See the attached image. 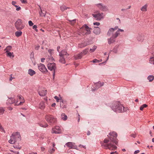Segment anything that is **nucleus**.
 <instances>
[{
	"mask_svg": "<svg viewBox=\"0 0 154 154\" xmlns=\"http://www.w3.org/2000/svg\"><path fill=\"white\" fill-rule=\"evenodd\" d=\"M110 136L109 139L106 138L104 139V142L102 144V146L106 149H108L110 150H114L117 148V147L114 145L112 143H115L118 145V142L116 137L117 136V134L116 132L110 133L109 134Z\"/></svg>",
	"mask_w": 154,
	"mask_h": 154,
	"instance_id": "1",
	"label": "nucleus"
},
{
	"mask_svg": "<svg viewBox=\"0 0 154 154\" xmlns=\"http://www.w3.org/2000/svg\"><path fill=\"white\" fill-rule=\"evenodd\" d=\"M55 105H56V103H53V104H52L51 106L52 107H55Z\"/></svg>",
	"mask_w": 154,
	"mask_h": 154,
	"instance_id": "60",
	"label": "nucleus"
},
{
	"mask_svg": "<svg viewBox=\"0 0 154 154\" xmlns=\"http://www.w3.org/2000/svg\"><path fill=\"white\" fill-rule=\"evenodd\" d=\"M70 22V23L72 25H73L75 22L76 20L74 19L72 20H69Z\"/></svg>",
	"mask_w": 154,
	"mask_h": 154,
	"instance_id": "41",
	"label": "nucleus"
},
{
	"mask_svg": "<svg viewBox=\"0 0 154 154\" xmlns=\"http://www.w3.org/2000/svg\"><path fill=\"white\" fill-rule=\"evenodd\" d=\"M124 31L123 29H119L114 34H112V36L115 38L120 34V32H123Z\"/></svg>",
	"mask_w": 154,
	"mask_h": 154,
	"instance_id": "15",
	"label": "nucleus"
},
{
	"mask_svg": "<svg viewBox=\"0 0 154 154\" xmlns=\"http://www.w3.org/2000/svg\"><path fill=\"white\" fill-rule=\"evenodd\" d=\"M8 103L10 104H13L15 102V100L13 98H9L8 100Z\"/></svg>",
	"mask_w": 154,
	"mask_h": 154,
	"instance_id": "25",
	"label": "nucleus"
},
{
	"mask_svg": "<svg viewBox=\"0 0 154 154\" xmlns=\"http://www.w3.org/2000/svg\"><path fill=\"white\" fill-rule=\"evenodd\" d=\"M55 151L54 149H50V150L49 151V152L51 153H53Z\"/></svg>",
	"mask_w": 154,
	"mask_h": 154,
	"instance_id": "50",
	"label": "nucleus"
},
{
	"mask_svg": "<svg viewBox=\"0 0 154 154\" xmlns=\"http://www.w3.org/2000/svg\"><path fill=\"white\" fill-rule=\"evenodd\" d=\"M3 130V129L2 126L0 125V131H2Z\"/></svg>",
	"mask_w": 154,
	"mask_h": 154,
	"instance_id": "58",
	"label": "nucleus"
},
{
	"mask_svg": "<svg viewBox=\"0 0 154 154\" xmlns=\"http://www.w3.org/2000/svg\"><path fill=\"white\" fill-rule=\"evenodd\" d=\"M131 137H133L134 138H135L136 137V135L133 134H132L131 135Z\"/></svg>",
	"mask_w": 154,
	"mask_h": 154,
	"instance_id": "62",
	"label": "nucleus"
},
{
	"mask_svg": "<svg viewBox=\"0 0 154 154\" xmlns=\"http://www.w3.org/2000/svg\"><path fill=\"white\" fill-rule=\"evenodd\" d=\"M94 25L96 26H99L100 25V23L99 22H95L94 23H93Z\"/></svg>",
	"mask_w": 154,
	"mask_h": 154,
	"instance_id": "52",
	"label": "nucleus"
},
{
	"mask_svg": "<svg viewBox=\"0 0 154 154\" xmlns=\"http://www.w3.org/2000/svg\"><path fill=\"white\" fill-rule=\"evenodd\" d=\"M149 63L151 64H154V57L150 58Z\"/></svg>",
	"mask_w": 154,
	"mask_h": 154,
	"instance_id": "36",
	"label": "nucleus"
},
{
	"mask_svg": "<svg viewBox=\"0 0 154 154\" xmlns=\"http://www.w3.org/2000/svg\"><path fill=\"white\" fill-rule=\"evenodd\" d=\"M61 53H62V56L67 57V56L69 55L65 50H62L61 52H60L59 54H61Z\"/></svg>",
	"mask_w": 154,
	"mask_h": 154,
	"instance_id": "27",
	"label": "nucleus"
},
{
	"mask_svg": "<svg viewBox=\"0 0 154 154\" xmlns=\"http://www.w3.org/2000/svg\"><path fill=\"white\" fill-rule=\"evenodd\" d=\"M103 84H104V83H102L101 84V85L100 84V83H99L98 82L97 84V85H98V87L97 88H98L101 86H102L103 85Z\"/></svg>",
	"mask_w": 154,
	"mask_h": 154,
	"instance_id": "47",
	"label": "nucleus"
},
{
	"mask_svg": "<svg viewBox=\"0 0 154 154\" xmlns=\"http://www.w3.org/2000/svg\"><path fill=\"white\" fill-rule=\"evenodd\" d=\"M15 7L16 8V10L17 11H20L21 9V8L20 7H19L17 5H15Z\"/></svg>",
	"mask_w": 154,
	"mask_h": 154,
	"instance_id": "43",
	"label": "nucleus"
},
{
	"mask_svg": "<svg viewBox=\"0 0 154 154\" xmlns=\"http://www.w3.org/2000/svg\"><path fill=\"white\" fill-rule=\"evenodd\" d=\"M75 58L76 59H79L82 58V55L81 53L75 54L74 56Z\"/></svg>",
	"mask_w": 154,
	"mask_h": 154,
	"instance_id": "24",
	"label": "nucleus"
},
{
	"mask_svg": "<svg viewBox=\"0 0 154 154\" xmlns=\"http://www.w3.org/2000/svg\"><path fill=\"white\" fill-rule=\"evenodd\" d=\"M22 32L19 31H17L15 32V35L17 37H19L22 34Z\"/></svg>",
	"mask_w": 154,
	"mask_h": 154,
	"instance_id": "30",
	"label": "nucleus"
},
{
	"mask_svg": "<svg viewBox=\"0 0 154 154\" xmlns=\"http://www.w3.org/2000/svg\"><path fill=\"white\" fill-rule=\"evenodd\" d=\"M144 36L142 34H139L137 37V39L139 41L143 42L144 40Z\"/></svg>",
	"mask_w": 154,
	"mask_h": 154,
	"instance_id": "17",
	"label": "nucleus"
},
{
	"mask_svg": "<svg viewBox=\"0 0 154 154\" xmlns=\"http://www.w3.org/2000/svg\"><path fill=\"white\" fill-rule=\"evenodd\" d=\"M48 59H49V60H51V61H53L54 60V59L52 57H50L49 56V57L48 58Z\"/></svg>",
	"mask_w": 154,
	"mask_h": 154,
	"instance_id": "55",
	"label": "nucleus"
},
{
	"mask_svg": "<svg viewBox=\"0 0 154 154\" xmlns=\"http://www.w3.org/2000/svg\"><path fill=\"white\" fill-rule=\"evenodd\" d=\"M123 106L119 102H116L113 103L111 108L114 111L118 112H121L122 111Z\"/></svg>",
	"mask_w": 154,
	"mask_h": 154,
	"instance_id": "2",
	"label": "nucleus"
},
{
	"mask_svg": "<svg viewBox=\"0 0 154 154\" xmlns=\"http://www.w3.org/2000/svg\"><path fill=\"white\" fill-rule=\"evenodd\" d=\"M60 46H59L57 47V51L58 52H59V49H60Z\"/></svg>",
	"mask_w": 154,
	"mask_h": 154,
	"instance_id": "61",
	"label": "nucleus"
},
{
	"mask_svg": "<svg viewBox=\"0 0 154 154\" xmlns=\"http://www.w3.org/2000/svg\"><path fill=\"white\" fill-rule=\"evenodd\" d=\"M37 26H36L35 25H34V26H33V29H34L35 31L36 32H38V30L37 29Z\"/></svg>",
	"mask_w": 154,
	"mask_h": 154,
	"instance_id": "46",
	"label": "nucleus"
},
{
	"mask_svg": "<svg viewBox=\"0 0 154 154\" xmlns=\"http://www.w3.org/2000/svg\"><path fill=\"white\" fill-rule=\"evenodd\" d=\"M97 6L102 11H104L107 10V7L105 5H102V4H98L97 5Z\"/></svg>",
	"mask_w": 154,
	"mask_h": 154,
	"instance_id": "14",
	"label": "nucleus"
},
{
	"mask_svg": "<svg viewBox=\"0 0 154 154\" xmlns=\"http://www.w3.org/2000/svg\"><path fill=\"white\" fill-rule=\"evenodd\" d=\"M7 53V56H9L10 57H11L12 56L13 57H14V56L13 55V52H6Z\"/></svg>",
	"mask_w": 154,
	"mask_h": 154,
	"instance_id": "37",
	"label": "nucleus"
},
{
	"mask_svg": "<svg viewBox=\"0 0 154 154\" xmlns=\"http://www.w3.org/2000/svg\"><path fill=\"white\" fill-rule=\"evenodd\" d=\"M97 47L96 46H94L92 48H91L90 50V51L91 52H93L95 50V49L97 48Z\"/></svg>",
	"mask_w": 154,
	"mask_h": 154,
	"instance_id": "38",
	"label": "nucleus"
},
{
	"mask_svg": "<svg viewBox=\"0 0 154 154\" xmlns=\"http://www.w3.org/2000/svg\"><path fill=\"white\" fill-rule=\"evenodd\" d=\"M93 32L96 35L99 34L100 32V29L98 27L95 28Z\"/></svg>",
	"mask_w": 154,
	"mask_h": 154,
	"instance_id": "18",
	"label": "nucleus"
},
{
	"mask_svg": "<svg viewBox=\"0 0 154 154\" xmlns=\"http://www.w3.org/2000/svg\"><path fill=\"white\" fill-rule=\"evenodd\" d=\"M65 145L69 149H74L77 150H78L77 149V146L75 145V143H74L69 142L66 144Z\"/></svg>",
	"mask_w": 154,
	"mask_h": 154,
	"instance_id": "8",
	"label": "nucleus"
},
{
	"mask_svg": "<svg viewBox=\"0 0 154 154\" xmlns=\"http://www.w3.org/2000/svg\"><path fill=\"white\" fill-rule=\"evenodd\" d=\"M61 118L64 120H66L67 119V117L65 114L63 113L61 115Z\"/></svg>",
	"mask_w": 154,
	"mask_h": 154,
	"instance_id": "29",
	"label": "nucleus"
},
{
	"mask_svg": "<svg viewBox=\"0 0 154 154\" xmlns=\"http://www.w3.org/2000/svg\"><path fill=\"white\" fill-rule=\"evenodd\" d=\"M39 14L40 16H45V14H44L42 13V11L41 9V12H39Z\"/></svg>",
	"mask_w": 154,
	"mask_h": 154,
	"instance_id": "45",
	"label": "nucleus"
},
{
	"mask_svg": "<svg viewBox=\"0 0 154 154\" xmlns=\"http://www.w3.org/2000/svg\"><path fill=\"white\" fill-rule=\"evenodd\" d=\"M48 69L51 71H55L56 69V65L55 63H49L48 64Z\"/></svg>",
	"mask_w": 154,
	"mask_h": 154,
	"instance_id": "7",
	"label": "nucleus"
},
{
	"mask_svg": "<svg viewBox=\"0 0 154 154\" xmlns=\"http://www.w3.org/2000/svg\"><path fill=\"white\" fill-rule=\"evenodd\" d=\"M147 5L146 4L141 7L140 10L142 11H147Z\"/></svg>",
	"mask_w": 154,
	"mask_h": 154,
	"instance_id": "26",
	"label": "nucleus"
},
{
	"mask_svg": "<svg viewBox=\"0 0 154 154\" xmlns=\"http://www.w3.org/2000/svg\"><path fill=\"white\" fill-rule=\"evenodd\" d=\"M12 49V47L10 46H7L6 48L4 49V51H6V52H8L10 51Z\"/></svg>",
	"mask_w": 154,
	"mask_h": 154,
	"instance_id": "31",
	"label": "nucleus"
},
{
	"mask_svg": "<svg viewBox=\"0 0 154 154\" xmlns=\"http://www.w3.org/2000/svg\"><path fill=\"white\" fill-rule=\"evenodd\" d=\"M12 74L10 75L11 77L9 79V81H11L14 78L12 77Z\"/></svg>",
	"mask_w": 154,
	"mask_h": 154,
	"instance_id": "56",
	"label": "nucleus"
},
{
	"mask_svg": "<svg viewBox=\"0 0 154 154\" xmlns=\"http://www.w3.org/2000/svg\"><path fill=\"white\" fill-rule=\"evenodd\" d=\"M147 79L149 82H152L154 79V77L153 75H150L148 77Z\"/></svg>",
	"mask_w": 154,
	"mask_h": 154,
	"instance_id": "32",
	"label": "nucleus"
},
{
	"mask_svg": "<svg viewBox=\"0 0 154 154\" xmlns=\"http://www.w3.org/2000/svg\"><path fill=\"white\" fill-rule=\"evenodd\" d=\"M90 134H91V132L90 131H88V132L87 133V134L88 135H90Z\"/></svg>",
	"mask_w": 154,
	"mask_h": 154,
	"instance_id": "64",
	"label": "nucleus"
},
{
	"mask_svg": "<svg viewBox=\"0 0 154 154\" xmlns=\"http://www.w3.org/2000/svg\"><path fill=\"white\" fill-rule=\"evenodd\" d=\"M100 62L101 61H100V60H98L97 59H94L92 61V62L94 63H98Z\"/></svg>",
	"mask_w": 154,
	"mask_h": 154,
	"instance_id": "40",
	"label": "nucleus"
},
{
	"mask_svg": "<svg viewBox=\"0 0 154 154\" xmlns=\"http://www.w3.org/2000/svg\"><path fill=\"white\" fill-rule=\"evenodd\" d=\"M87 44H85V43H82L81 44H79L78 45V47L80 48H82L86 46L87 45Z\"/></svg>",
	"mask_w": 154,
	"mask_h": 154,
	"instance_id": "33",
	"label": "nucleus"
},
{
	"mask_svg": "<svg viewBox=\"0 0 154 154\" xmlns=\"http://www.w3.org/2000/svg\"><path fill=\"white\" fill-rule=\"evenodd\" d=\"M22 3H26L27 2L26 0H20Z\"/></svg>",
	"mask_w": 154,
	"mask_h": 154,
	"instance_id": "51",
	"label": "nucleus"
},
{
	"mask_svg": "<svg viewBox=\"0 0 154 154\" xmlns=\"http://www.w3.org/2000/svg\"><path fill=\"white\" fill-rule=\"evenodd\" d=\"M54 98L56 100V101L57 102H59V101H60V103H61V102L63 103V100L61 97H60V98H59V97L57 96H55Z\"/></svg>",
	"mask_w": 154,
	"mask_h": 154,
	"instance_id": "28",
	"label": "nucleus"
},
{
	"mask_svg": "<svg viewBox=\"0 0 154 154\" xmlns=\"http://www.w3.org/2000/svg\"><path fill=\"white\" fill-rule=\"evenodd\" d=\"M139 152H140V151L139 150H136L134 152V154H136L139 153Z\"/></svg>",
	"mask_w": 154,
	"mask_h": 154,
	"instance_id": "57",
	"label": "nucleus"
},
{
	"mask_svg": "<svg viewBox=\"0 0 154 154\" xmlns=\"http://www.w3.org/2000/svg\"><path fill=\"white\" fill-rule=\"evenodd\" d=\"M45 119L50 125L53 124L56 122L57 121L56 118L52 115L50 114L46 115L45 116Z\"/></svg>",
	"mask_w": 154,
	"mask_h": 154,
	"instance_id": "4",
	"label": "nucleus"
},
{
	"mask_svg": "<svg viewBox=\"0 0 154 154\" xmlns=\"http://www.w3.org/2000/svg\"><path fill=\"white\" fill-rule=\"evenodd\" d=\"M60 10L62 11H63L67 9V8H68L66 7L65 5H62L60 7Z\"/></svg>",
	"mask_w": 154,
	"mask_h": 154,
	"instance_id": "34",
	"label": "nucleus"
},
{
	"mask_svg": "<svg viewBox=\"0 0 154 154\" xmlns=\"http://www.w3.org/2000/svg\"><path fill=\"white\" fill-rule=\"evenodd\" d=\"M38 69L42 72H47V70L43 64L39 63L38 64Z\"/></svg>",
	"mask_w": 154,
	"mask_h": 154,
	"instance_id": "9",
	"label": "nucleus"
},
{
	"mask_svg": "<svg viewBox=\"0 0 154 154\" xmlns=\"http://www.w3.org/2000/svg\"><path fill=\"white\" fill-rule=\"evenodd\" d=\"M20 137L19 133L18 132H14L11 137L10 139L9 140V142L12 144H14L18 140L20 139Z\"/></svg>",
	"mask_w": 154,
	"mask_h": 154,
	"instance_id": "3",
	"label": "nucleus"
},
{
	"mask_svg": "<svg viewBox=\"0 0 154 154\" xmlns=\"http://www.w3.org/2000/svg\"><path fill=\"white\" fill-rule=\"evenodd\" d=\"M39 95L41 96H43L47 94V90L45 89L39 91L38 92Z\"/></svg>",
	"mask_w": 154,
	"mask_h": 154,
	"instance_id": "19",
	"label": "nucleus"
},
{
	"mask_svg": "<svg viewBox=\"0 0 154 154\" xmlns=\"http://www.w3.org/2000/svg\"><path fill=\"white\" fill-rule=\"evenodd\" d=\"M115 41V38L112 36L111 37L108 39V43L109 44L114 43Z\"/></svg>",
	"mask_w": 154,
	"mask_h": 154,
	"instance_id": "23",
	"label": "nucleus"
},
{
	"mask_svg": "<svg viewBox=\"0 0 154 154\" xmlns=\"http://www.w3.org/2000/svg\"><path fill=\"white\" fill-rule=\"evenodd\" d=\"M38 107L40 109L43 110L45 107V105L43 101L41 102L39 104Z\"/></svg>",
	"mask_w": 154,
	"mask_h": 154,
	"instance_id": "21",
	"label": "nucleus"
},
{
	"mask_svg": "<svg viewBox=\"0 0 154 154\" xmlns=\"http://www.w3.org/2000/svg\"><path fill=\"white\" fill-rule=\"evenodd\" d=\"M39 126L43 128H46L48 126V125L46 122L42 121L38 123Z\"/></svg>",
	"mask_w": 154,
	"mask_h": 154,
	"instance_id": "20",
	"label": "nucleus"
},
{
	"mask_svg": "<svg viewBox=\"0 0 154 154\" xmlns=\"http://www.w3.org/2000/svg\"><path fill=\"white\" fill-rule=\"evenodd\" d=\"M29 24L30 26H32L34 24L32 23L31 21L29 20Z\"/></svg>",
	"mask_w": 154,
	"mask_h": 154,
	"instance_id": "48",
	"label": "nucleus"
},
{
	"mask_svg": "<svg viewBox=\"0 0 154 154\" xmlns=\"http://www.w3.org/2000/svg\"><path fill=\"white\" fill-rule=\"evenodd\" d=\"M61 131L60 128L58 126H56L53 128L51 131L52 133L60 134L61 133Z\"/></svg>",
	"mask_w": 154,
	"mask_h": 154,
	"instance_id": "10",
	"label": "nucleus"
},
{
	"mask_svg": "<svg viewBox=\"0 0 154 154\" xmlns=\"http://www.w3.org/2000/svg\"><path fill=\"white\" fill-rule=\"evenodd\" d=\"M88 49H86L84 50L81 53H82V55H85L88 53Z\"/></svg>",
	"mask_w": 154,
	"mask_h": 154,
	"instance_id": "35",
	"label": "nucleus"
},
{
	"mask_svg": "<svg viewBox=\"0 0 154 154\" xmlns=\"http://www.w3.org/2000/svg\"><path fill=\"white\" fill-rule=\"evenodd\" d=\"M53 50L52 49H49L48 50V52L50 53L51 56L53 53Z\"/></svg>",
	"mask_w": 154,
	"mask_h": 154,
	"instance_id": "44",
	"label": "nucleus"
},
{
	"mask_svg": "<svg viewBox=\"0 0 154 154\" xmlns=\"http://www.w3.org/2000/svg\"><path fill=\"white\" fill-rule=\"evenodd\" d=\"M17 97L18 98V99H19V101H20V103H18V101H17L14 103V105H21L23 104V103H24L25 102V100L23 99V98L22 97V96L21 95H18L17 96Z\"/></svg>",
	"mask_w": 154,
	"mask_h": 154,
	"instance_id": "11",
	"label": "nucleus"
},
{
	"mask_svg": "<svg viewBox=\"0 0 154 154\" xmlns=\"http://www.w3.org/2000/svg\"><path fill=\"white\" fill-rule=\"evenodd\" d=\"M4 111L5 110L3 108H0V113H1V114H2L3 113Z\"/></svg>",
	"mask_w": 154,
	"mask_h": 154,
	"instance_id": "42",
	"label": "nucleus"
},
{
	"mask_svg": "<svg viewBox=\"0 0 154 154\" xmlns=\"http://www.w3.org/2000/svg\"><path fill=\"white\" fill-rule=\"evenodd\" d=\"M123 107V109H122V112H125L126 111H127V108H125L123 106L122 107Z\"/></svg>",
	"mask_w": 154,
	"mask_h": 154,
	"instance_id": "49",
	"label": "nucleus"
},
{
	"mask_svg": "<svg viewBox=\"0 0 154 154\" xmlns=\"http://www.w3.org/2000/svg\"><path fill=\"white\" fill-rule=\"evenodd\" d=\"M28 73L30 76H32L35 74V72L33 69H28Z\"/></svg>",
	"mask_w": 154,
	"mask_h": 154,
	"instance_id": "22",
	"label": "nucleus"
},
{
	"mask_svg": "<svg viewBox=\"0 0 154 154\" xmlns=\"http://www.w3.org/2000/svg\"><path fill=\"white\" fill-rule=\"evenodd\" d=\"M118 29V27L117 26H116L114 28H111L109 30L107 33V35L108 36H109L111 35L112 34L113 32L114 31L116 30L117 29Z\"/></svg>",
	"mask_w": 154,
	"mask_h": 154,
	"instance_id": "13",
	"label": "nucleus"
},
{
	"mask_svg": "<svg viewBox=\"0 0 154 154\" xmlns=\"http://www.w3.org/2000/svg\"><path fill=\"white\" fill-rule=\"evenodd\" d=\"M40 48V46L38 45L36 46L35 47V49L36 50H38Z\"/></svg>",
	"mask_w": 154,
	"mask_h": 154,
	"instance_id": "53",
	"label": "nucleus"
},
{
	"mask_svg": "<svg viewBox=\"0 0 154 154\" xmlns=\"http://www.w3.org/2000/svg\"><path fill=\"white\" fill-rule=\"evenodd\" d=\"M45 60V58H42L41 59V61L42 62H43Z\"/></svg>",
	"mask_w": 154,
	"mask_h": 154,
	"instance_id": "59",
	"label": "nucleus"
},
{
	"mask_svg": "<svg viewBox=\"0 0 154 154\" xmlns=\"http://www.w3.org/2000/svg\"><path fill=\"white\" fill-rule=\"evenodd\" d=\"M147 106V105L146 104H144L142 105L140 107V110H143V108H145V107H146Z\"/></svg>",
	"mask_w": 154,
	"mask_h": 154,
	"instance_id": "39",
	"label": "nucleus"
},
{
	"mask_svg": "<svg viewBox=\"0 0 154 154\" xmlns=\"http://www.w3.org/2000/svg\"><path fill=\"white\" fill-rule=\"evenodd\" d=\"M15 26L16 29L19 31L23 29L25 26L22 23V20L20 19H18L15 22Z\"/></svg>",
	"mask_w": 154,
	"mask_h": 154,
	"instance_id": "6",
	"label": "nucleus"
},
{
	"mask_svg": "<svg viewBox=\"0 0 154 154\" xmlns=\"http://www.w3.org/2000/svg\"><path fill=\"white\" fill-rule=\"evenodd\" d=\"M17 3V2H15V1H12V4L14 5V6H15V5H16V4Z\"/></svg>",
	"mask_w": 154,
	"mask_h": 154,
	"instance_id": "54",
	"label": "nucleus"
},
{
	"mask_svg": "<svg viewBox=\"0 0 154 154\" xmlns=\"http://www.w3.org/2000/svg\"><path fill=\"white\" fill-rule=\"evenodd\" d=\"M53 78L54 79V78L55 73V71H53Z\"/></svg>",
	"mask_w": 154,
	"mask_h": 154,
	"instance_id": "63",
	"label": "nucleus"
},
{
	"mask_svg": "<svg viewBox=\"0 0 154 154\" xmlns=\"http://www.w3.org/2000/svg\"><path fill=\"white\" fill-rule=\"evenodd\" d=\"M91 29L86 25H84L80 28V32L83 35L89 34L91 33Z\"/></svg>",
	"mask_w": 154,
	"mask_h": 154,
	"instance_id": "5",
	"label": "nucleus"
},
{
	"mask_svg": "<svg viewBox=\"0 0 154 154\" xmlns=\"http://www.w3.org/2000/svg\"><path fill=\"white\" fill-rule=\"evenodd\" d=\"M93 17L96 18L97 20H100L103 17V13H98L96 14H93Z\"/></svg>",
	"mask_w": 154,
	"mask_h": 154,
	"instance_id": "12",
	"label": "nucleus"
},
{
	"mask_svg": "<svg viewBox=\"0 0 154 154\" xmlns=\"http://www.w3.org/2000/svg\"><path fill=\"white\" fill-rule=\"evenodd\" d=\"M62 53H61V54H59V56H60L59 61L60 62L63 63H66L65 60V58H66L67 57L62 56Z\"/></svg>",
	"mask_w": 154,
	"mask_h": 154,
	"instance_id": "16",
	"label": "nucleus"
}]
</instances>
